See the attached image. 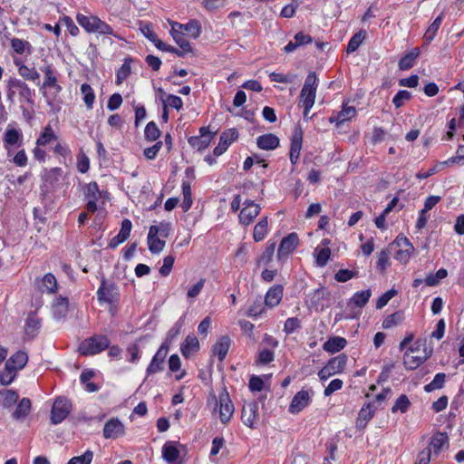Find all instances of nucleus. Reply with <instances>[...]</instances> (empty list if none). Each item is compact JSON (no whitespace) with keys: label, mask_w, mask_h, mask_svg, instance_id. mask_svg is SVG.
Listing matches in <instances>:
<instances>
[{"label":"nucleus","mask_w":464,"mask_h":464,"mask_svg":"<svg viewBox=\"0 0 464 464\" xmlns=\"http://www.w3.org/2000/svg\"><path fill=\"white\" fill-rule=\"evenodd\" d=\"M6 99L11 103L14 102L16 95L20 104L27 103L31 108L34 105L35 91L31 89L28 84L16 77H9L5 84Z\"/></svg>","instance_id":"nucleus-1"},{"label":"nucleus","mask_w":464,"mask_h":464,"mask_svg":"<svg viewBox=\"0 0 464 464\" xmlns=\"http://www.w3.org/2000/svg\"><path fill=\"white\" fill-rule=\"evenodd\" d=\"M110 339L106 335L94 334L84 339L79 345V353L85 356L102 353L110 346Z\"/></svg>","instance_id":"nucleus-2"},{"label":"nucleus","mask_w":464,"mask_h":464,"mask_svg":"<svg viewBox=\"0 0 464 464\" xmlns=\"http://www.w3.org/2000/svg\"><path fill=\"white\" fill-rule=\"evenodd\" d=\"M97 299L100 304L106 303L111 306L115 305L120 299L119 288L114 283H109L103 278L97 290Z\"/></svg>","instance_id":"nucleus-3"},{"label":"nucleus","mask_w":464,"mask_h":464,"mask_svg":"<svg viewBox=\"0 0 464 464\" xmlns=\"http://www.w3.org/2000/svg\"><path fill=\"white\" fill-rule=\"evenodd\" d=\"M72 411V403L65 397L55 399L51 411V422L57 425L63 421Z\"/></svg>","instance_id":"nucleus-4"},{"label":"nucleus","mask_w":464,"mask_h":464,"mask_svg":"<svg viewBox=\"0 0 464 464\" xmlns=\"http://www.w3.org/2000/svg\"><path fill=\"white\" fill-rule=\"evenodd\" d=\"M298 242L299 239L296 233H291L287 237H284L277 250V259L279 261L285 260L288 255L295 249Z\"/></svg>","instance_id":"nucleus-5"},{"label":"nucleus","mask_w":464,"mask_h":464,"mask_svg":"<svg viewBox=\"0 0 464 464\" xmlns=\"http://www.w3.org/2000/svg\"><path fill=\"white\" fill-rule=\"evenodd\" d=\"M258 419V403L256 401L245 403L241 413L243 423L249 428H254Z\"/></svg>","instance_id":"nucleus-6"},{"label":"nucleus","mask_w":464,"mask_h":464,"mask_svg":"<svg viewBox=\"0 0 464 464\" xmlns=\"http://www.w3.org/2000/svg\"><path fill=\"white\" fill-rule=\"evenodd\" d=\"M234 410L228 392L224 390L219 395V418L222 423L227 424L230 420Z\"/></svg>","instance_id":"nucleus-7"},{"label":"nucleus","mask_w":464,"mask_h":464,"mask_svg":"<svg viewBox=\"0 0 464 464\" xmlns=\"http://www.w3.org/2000/svg\"><path fill=\"white\" fill-rule=\"evenodd\" d=\"M214 133L209 131L208 128L201 127L199 136H192L188 139V144L198 150L201 151L208 148L213 139Z\"/></svg>","instance_id":"nucleus-8"},{"label":"nucleus","mask_w":464,"mask_h":464,"mask_svg":"<svg viewBox=\"0 0 464 464\" xmlns=\"http://www.w3.org/2000/svg\"><path fill=\"white\" fill-rule=\"evenodd\" d=\"M124 434V425L119 419H110L103 427V437L105 439L116 440Z\"/></svg>","instance_id":"nucleus-9"},{"label":"nucleus","mask_w":464,"mask_h":464,"mask_svg":"<svg viewBox=\"0 0 464 464\" xmlns=\"http://www.w3.org/2000/svg\"><path fill=\"white\" fill-rule=\"evenodd\" d=\"M244 205L239 214V221L243 225H249L258 216L261 208L253 200H246Z\"/></svg>","instance_id":"nucleus-10"},{"label":"nucleus","mask_w":464,"mask_h":464,"mask_svg":"<svg viewBox=\"0 0 464 464\" xmlns=\"http://www.w3.org/2000/svg\"><path fill=\"white\" fill-rule=\"evenodd\" d=\"M238 132L236 129H229L220 135L219 142L213 150L214 156L218 157L222 155L229 147V145L237 140Z\"/></svg>","instance_id":"nucleus-11"},{"label":"nucleus","mask_w":464,"mask_h":464,"mask_svg":"<svg viewBox=\"0 0 464 464\" xmlns=\"http://www.w3.org/2000/svg\"><path fill=\"white\" fill-rule=\"evenodd\" d=\"M311 402V396L308 391L301 390L298 392L289 405V411L293 414L299 413Z\"/></svg>","instance_id":"nucleus-12"},{"label":"nucleus","mask_w":464,"mask_h":464,"mask_svg":"<svg viewBox=\"0 0 464 464\" xmlns=\"http://www.w3.org/2000/svg\"><path fill=\"white\" fill-rule=\"evenodd\" d=\"M356 116V109L353 106H349L347 103H343L342 110L336 114H333L329 121L330 122H335L337 127H340L344 122L351 121Z\"/></svg>","instance_id":"nucleus-13"},{"label":"nucleus","mask_w":464,"mask_h":464,"mask_svg":"<svg viewBox=\"0 0 464 464\" xmlns=\"http://www.w3.org/2000/svg\"><path fill=\"white\" fill-rule=\"evenodd\" d=\"M38 288L43 293L54 294L58 288L56 277L52 273H47L39 281Z\"/></svg>","instance_id":"nucleus-14"},{"label":"nucleus","mask_w":464,"mask_h":464,"mask_svg":"<svg viewBox=\"0 0 464 464\" xmlns=\"http://www.w3.org/2000/svg\"><path fill=\"white\" fill-rule=\"evenodd\" d=\"M23 140V134L21 130L10 128L9 126L6 128L5 132L4 134L3 141L5 149H9L10 147L15 145H21Z\"/></svg>","instance_id":"nucleus-15"},{"label":"nucleus","mask_w":464,"mask_h":464,"mask_svg":"<svg viewBox=\"0 0 464 464\" xmlns=\"http://www.w3.org/2000/svg\"><path fill=\"white\" fill-rule=\"evenodd\" d=\"M184 357L188 358L199 350V342L194 334H188L180 347Z\"/></svg>","instance_id":"nucleus-16"},{"label":"nucleus","mask_w":464,"mask_h":464,"mask_svg":"<svg viewBox=\"0 0 464 464\" xmlns=\"http://www.w3.org/2000/svg\"><path fill=\"white\" fill-rule=\"evenodd\" d=\"M41 328V319L34 314L31 313L25 322V334L30 339H34L39 333Z\"/></svg>","instance_id":"nucleus-17"},{"label":"nucleus","mask_w":464,"mask_h":464,"mask_svg":"<svg viewBox=\"0 0 464 464\" xmlns=\"http://www.w3.org/2000/svg\"><path fill=\"white\" fill-rule=\"evenodd\" d=\"M172 26L179 27V29L186 32L190 37L197 39L199 37L201 34V25L198 20H190L185 24H179L178 22L173 23Z\"/></svg>","instance_id":"nucleus-18"},{"label":"nucleus","mask_w":464,"mask_h":464,"mask_svg":"<svg viewBox=\"0 0 464 464\" xmlns=\"http://www.w3.org/2000/svg\"><path fill=\"white\" fill-rule=\"evenodd\" d=\"M283 297V286L276 285L269 288L266 296L265 304L269 307L276 306L282 300Z\"/></svg>","instance_id":"nucleus-19"},{"label":"nucleus","mask_w":464,"mask_h":464,"mask_svg":"<svg viewBox=\"0 0 464 464\" xmlns=\"http://www.w3.org/2000/svg\"><path fill=\"white\" fill-rule=\"evenodd\" d=\"M348 357L344 353H341L328 361L326 363L327 369L332 372V373L337 374L341 373L344 371L345 366L347 364Z\"/></svg>","instance_id":"nucleus-20"},{"label":"nucleus","mask_w":464,"mask_h":464,"mask_svg":"<svg viewBox=\"0 0 464 464\" xmlns=\"http://www.w3.org/2000/svg\"><path fill=\"white\" fill-rule=\"evenodd\" d=\"M256 144L261 150H275L279 146V139L272 133L264 134L257 138Z\"/></svg>","instance_id":"nucleus-21"},{"label":"nucleus","mask_w":464,"mask_h":464,"mask_svg":"<svg viewBox=\"0 0 464 464\" xmlns=\"http://www.w3.org/2000/svg\"><path fill=\"white\" fill-rule=\"evenodd\" d=\"M374 415V409L371 403L363 406L358 414L356 420V428L359 430L364 429L369 420L372 419Z\"/></svg>","instance_id":"nucleus-22"},{"label":"nucleus","mask_w":464,"mask_h":464,"mask_svg":"<svg viewBox=\"0 0 464 464\" xmlns=\"http://www.w3.org/2000/svg\"><path fill=\"white\" fill-rule=\"evenodd\" d=\"M347 344V341L343 337L334 336L329 338L324 344L323 349L325 352L334 353L343 350Z\"/></svg>","instance_id":"nucleus-23"},{"label":"nucleus","mask_w":464,"mask_h":464,"mask_svg":"<svg viewBox=\"0 0 464 464\" xmlns=\"http://www.w3.org/2000/svg\"><path fill=\"white\" fill-rule=\"evenodd\" d=\"M69 306V300L67 297L59 296L53 303V314L56 319L63 318Z\"/></svg>","instance_id":"nucleus-24"},{"label":"nucleus","mask_w":464,"mask_h":464,"mask_svg":"<svg viewBox=\"0 0 464 464\" xmlns=\"http://www.w3.org/2000/svg\"><path fill=\"white\" fill-rule=\"evenodd\" d=\"M230 339L228 336H222L213 346V353L218 355V360L222 362L228 353L230 347Z\"/></svg>","instance_id":"nucleus-25"},{"label":"nucleus","mask_w":464,"mask_h":464,"mask_svg":"<svg viewBox=\"0 0 464 464\" xmlns=\"http://www.w3.org/2000/svg\"><path fill=\"white\" fill-rule=\"evenodd\" d=\"M28 362V355L25 352L18 351L13 354L7 361L6 364L14 368L15 371L22 370Z\"/></svg>","instance_id":"nucleus-26"},{"label":"nucleus","mask_w":464,"mask_h":464,"mask_svg":"<svg viewBox=\"0 0 464 464\" xmlns=\"http://www.w3.org/2000/svg\"><path fill=\"white\" fill-rule=\"evenodd\" d=\"M449 444V438L445 432H438L433 435L430 441V450H433L434 455H439L444 446Z\"/></svg>","instance_id":"nucleus-27"},{"label":"nucleus","mask_w":464,"mask_h":464,"mask_svg":"<svg viewBox=\"0 0 464 464\" xmlns=\"http://www.w3.org/2000/svg\"><path fill=\"white\" fill-rule=\"evenodd\" d=\"M430 354L431 352H430L425 356H414L410 354L409 352H405L403 356V363L407 369L414 370L422 364L430 356Z\"/></svg>","instance_id":"nucleus-28"},{"label":"nucleus","mask_w":464,"mask_h":464,"mask_svg":"<svg viewBox=\"0 0 464 464\" xmlns=\"http://www.w3.org/2000/svg\"><path fill=\"white\" fill-rule=\"evenodd\" d=\"M133 59L130 56L126 57L123 61V64L116 72V84L121 85L131 73V63Z\"/></svg>","instance_id":"nucleus-29"},{"label":"nucleus","mask_w":464,"mask_h":464,"mask_svg":"<svg viewBox=\"0 0 464 464\" xmlns=\"http://www.w3.org/2000/svg\"><path fill=\"white\" fill-rule=\"evenodd\" d=\"M162 456L169 463L176 461L179 458V450L173 441L166 442L162 447Z\"/></svg>","instance_id":"nucleus-30"},{"label":"nucleus","mask_w":464,"mask_h":464,"mask_svg":"<svg viewBox=\"0 0 464 464\" xmlns=\"http://www.w3.org/2000/svg\"><path fill=\"white\" fill-rule=\"evenodd\" d=\"M420 55L418 48H413L405 53L399 61V68L402 71L409 70L414 65V61Z\"/></svg>","instance_id":"nucleus-31"},{"label":"nucleus","mask_w":464,"mask_h":464,"mask_svg":"<svg viewBox=\"0 0 464 464\" xmlns=\"http://www.w3.org/2000/svg\"><path fill=\"white\" fill-rule=\"evenodd\" d=\"M372 292L370 289L356 292L349 300L348 305H355L359 308H362L370 300Z\"/></svg>","instance_id":"nucleus-32"},{"label":"nucleus","mask_w":464,"mask_h":464,"mask_svg":"<svg viewBox=\"0 0 464 464\" xmlns=\"http://www.w3.org/2000/svg\"><path fill=\"white\" fill-rule=\"evenodd\" d=\"M165 240L161 239L157 234L151 235L150 230L148 234V246L152 254H159L165 247Z\"/></svg>","instance_id":"nucleus-33"},{"label":"nucleus","mask_w":464,"mask_h":464,"mask_svg":"<svg viewBox=\"0 0 464 464\" xmlns=\"http://www.w3.org/2000/svg\"><path fill=\"white\" fill-rule=\"evenodd\" d=\"M171 34L175 43L181 48L180 51L183 52V54L193 52L190 43L185 39L182 32L176 30L175 26H171Z\"/></svg>","instance_id":"nucleus-34"},{"label":"nucleus","mask_w":464,"mask_h":464,"mask_svg":"<svg viewBox=\"0 0 464 464\" xmlns=\"http://www.w3.org/2000/svg\"><path fill=\"white\" fill-rule=\"evenodd\" d=\"M58 138L55 135L51 125H46L44 128L43 132L40 134L39 138L36 140V145L38 147H44L51 143L53 140H56Z\"/></svg>","instance_id":"nucleus-35"},{"label":"nucleus","mask_w":464,"mask_h":464,"mask_svg":"<svg viewBox=\"0 0 464 464\" xmlns=\"http://www.w3.org/2000/svg\"><path fill=\"white\" fill-rule=\"evenodd\" d=\"M98 17L95 15H85L78 14L76 15L77 23L88 33H94V27Z\"/></svg>","instance_id":"nucleus-36"},{"label":"nucleus","mask_w":464,"mask_h":464,"mask_svg":"<svg viewBox=\"0 0 464 464\" xmlns=\"http://www.w3.org/2000/svg\"><path fill=\"white\" fill-rule=\"evenodd\" d=\"M443 18H444V14L441 13L427 29V31L424 34V41L426 42L427 44H430L433 41V39L435 38L437 32L441 25Z\"/></svg>","instance_id":"nucleus-37"},{"label":"nucleus","mask_w":464,"mask_h":464,"mask_svg":"<svg viewBox=\"0 0 464 464\" xmlns=\"http://www.w3.org/2000/svg\"><path fill=\"white\" fill-rule=\"evenodd\" d=\"M267 218H262L255 226L253 231V238L256 242L262 241L267 234Z\"/></svg>","instance_id":"nucleus-38"},{"label":"nucleus","mask_w":464,"mask_h":464,"mask_svg":"<svg viewBox=\"0 0 464 464\" xmlns=\"http://www.w3.org/2000/svg\"><path fill=\"white\" fill-rule=\"evenodd\" d=\"M11 47L18 54H23L24 53H26L27 54H31L32 53L31 44L28 41L23 39H11Z\"/></svg>","instance_id":"nucleus-39"},{"label":"nucleus","mask_w":464,"mask_h":464,"mask_svg":"<svg viewBox=\"0 0 464 464\" xmlns=\"http://www.w3.org/2000/svg\"><path fill=\"white\" fill-rule=\"evenodd\" d=\"M303 142V130L295 128L291 139L290 154L300 155Z\"/></svg>","instance_id":"nucleus-40"},{"label":"nucleus","mask_w":464,"mask_h":464,"mask_svg":"<svg viewBox=\"0 0 464 464\" xmlns=\"http://www.w3.org/2000/svg\"><path fill=\"white\" fill-rule=\"evenodd\" d=\"M30 409L31 401L28 398H23L14 411L13 418L15 420H20L26 417L30 411Z\"/></svg>","instance_id":"nucleus-41"},{"label":"nucleus","mask_w":464,"mask_h":464,"mask_svg":"<svg viewBox=\"0 0 464 464\" xmlns=\"http://www.w3.org/2000/svg\"><path fill=\"white\" fill-rule=\"evenodd\" d=\"M446 381V374L443 372L437 373L433 380L424 386L426 392H431L435 390L442 389Z\"/></svg>","instance_id":"nucleus-42"},{"label":"nucleus","mask_w":464,"mask_h":464,"mask_svg":"<svg viewBox=\"0 0 464 464\" xmlns=\"http://www.w3.org/2000/svg\"><path fill=\"white\" fill-rule=\"evenodd\" d=\"M81 92L83 95L84 104L88 109H92L95 101V94L92 86L88 83H82L81 85Z\"/></svg>","instance_id":"nucleus-43"},{"label":"nucleus","mask_w":464,"mask_h":464,"mask_svg":"<svg viewBox=\"0 0 464 464\" xmlns=\"http://www.w3.org/2000/svg\"><path fill=\"white\" fill-rule=\"evenodd\" d=\"M316 91L303 89L301 90L300 98L304 108L311 110L314 104Z\"/></svg>","instance_id":"nucleus-44"},{"label":"nucleus","mask_w":464,"mask_h":464,"mask_svg":"<svg viewBox=\"0 0 464 464\" xmlns=\"http://www.w3.org/2000/svg\"><path fill=\"white\" fill-rule=\"evenodd\" d=\"M404 319L403 313L401 311L395 312L387 316L382 322V327L384 329H390L399 325Z\"/></svg>","instance_id":"nucleus-45"},{"label":"nucleus","mask_w":464,"mask_h":464,"mask_svg":"<svg viewBox=\"0 0 464 464\" xmlns=\"http://www.w3.org/2000/svg\"><path fill=\"white\" fill-rule=\"evenodd\" d=\"M448 276L445 268L439 269L436 274H430L425 278V284L429 286H436L440 284V281Z\"/></svg>","instance_id":"nucleus-46"},{"label":"nucleus","mask_w":464,"mask_h":464,"mask_svg":"<svg viewBox=\"0 0 464 464\" xmlns=\"http://www.w3.org/2000/svg\"><path fill=\"white\" fill-rule=\"evenodd\" d=\"M17 371L5 363V369L0 372V383L9 385L15 378Z\"/></svg>","instance_id":"nucleus-47"},{"label":"nucleus","mask_w":464,"mask_h":464,"mask_svg":"<svg viewBox=\"0 0 464 464\" xmlns=\"http://www.w3.org/2000/svg\"><path fill=\"white\" fill-rule=\"evenodd\" d=\"M275 250H276V243L275 242L268 243L266 249L264 250V252L262 253V255L259 256V258L257 260L258 265H264V266L268 265L273 259Z\"/></svg>","instance_id":"nucleus-48"},{"label":"nucleus","mask_w":464,"mask_h":464,"mask_svg":"<svg viewBox=\"0 0 464 464\" xmlns=\"http://www.w3.org/2000/svg\"><path fill=\"white\" fill-rule=\"evenodd\" d=\"M19 75L26 81L35 82L39 79L40 74L35 70V68H29L27 65L24 64L23 66H20L18 70Z\"/></svg>","instance_id":"nucleus-49"},{"label":"nucleus","mask_w":464,"mask_h":464,"mask_svg":"<svg viewBox=\"0 0 464 464\" xmlns=\"http://www.w3.org/2000/svg\"><path fill=\"white\" fill-rule=\"evenodd\" d=\"M410 405L411 401L409 398L405 394H401L399 396V398L396 400L395 403L392 407V411L393 413L397 411L404 413L408 411Z\"/></svg>","instance_id":"nucleus-50"},{"label":"nucleus","mask_w":464,"mask_h":464,"mask_svg":"<svg viewBox=\"0 0 464 464\" xmlns=\"http://www.w3.org/2000/svg\"><path fill=\"white\" fill-rule=\"evenodd\" d=\"M0 396L3 397V406L9 408L14 405L19 399V395L13 390H5L0 392Z\"/></svg>","instance_id":"nucleus-51"},{"label":"nucleus","mask_w":464,"mask_h":464,"mask_svg":"<svg viewBox=\"0 0 464 464\" xmlns=\"http://www.w3.org/2000/svg\"><path fill=\"white\" fill-rule=\"evenodd\" d=\"M151 235L157 234L162 238H166L169 236L170 224L167 222H161L159 225H153L150 227Z\"/></svg>","instance_id":"nucleus-52"},{"label":"nucleus","mask_w":464,"mask_h":464,"mask_svg":"<svg viewBox=\"0 0 464 464\" xmlns=\"http://www.w3.org/2000/svg\"><path fill=\"white\" fill-rule=\"evenodd\" d=\"M42 72L44 73V80L43 82V88L51 87L52 85H55L57 82V78L54 75L53 70L51 65H46L43 67Z\"/></svg>","instance_id":"nucleus-53"},{"label":"nucleus","mask_w":464,"mask_h":464,"mask_svg":"<svg viewBox=\"0 0 464 464\" xmlns=\"http://www.w3.org/2000/svg\"><path fill=\"white\" fill-rule=\"evenodd\" d=\"M365 37V33L362 31H360L359 33L355 34L349 41L346 52L348 53L355 52L358 47L362 43L363 39Z\"/></svg>","instance_id":"nucleus-54"},{"label":"nucleus","mask_w":464,"mask_h":464,"mask_svg":"<svg viewBox=\"0 0 464 464\" xmlns=\"http://www.w3.org/2000/svg\"><path fill=\"white\" fill-rule=\"evenodd\" d=\"M144 135L149 141H154L160 137V131L154 121H150L146 125Z\"/></svg>","instance_id":"nucleus-55"},{"label":"nucleus","mask_w":464,"mask_h":464,"mask_svg":"<svg viewBox=\"0 0 464 464\" xmlns=\"http://www.w3.org/2000/svg\"><path fill=\"white\" fill-rule=\"evenodd\" d=\"M84 196L88 199H100L101 191L96 182H90L84 188Z\"/></svg>","instance_id":"nucleus-56"},{"label":"nucleus","mask_w":464,"mask_h":464,"mask_svg":"<svg viewBox=\"0 0 464 464\" xmlns=\"http://www.w3.org/2000/svg\"><path fill=\"white\" fill-rule=\"evenodd\" d=\"M185 316H181L179 321L169 330L166 341L164 343H171L173 339H175L181 331V328L184 324Z\"/></svg>","instance_id":"nucleus-57"},{"label":"nucleus","mask_w":464,"mask_h":464,"mask_svg":"<svg viewBox=\"0 0 464 464\" xmlns=\"http://www.w3.org/2000/svg\"><path fill=\"white\" fill-rule=\"evenodd\" d=\"M315 252H316V264L321 267L326 266V264L330 258L331 250L328 247H323L320 249L316 248Z\"/></svg>","instance_id":"nucleus-58"},{"label":"nucleus","mask_w":464,"mask_h":464,"mask_svg":"<svg viewBox=\"0 0 464 464\" xmlns=\"http://www.w3.org/2000/svg\"><path fill=\"white\" fill-rule=\"evenodd\" d=\"M295 77L296 76L293 73L283 74L273 72L269 74V78L272 82L283 83H291L295 80Z\"/></svg>","instance_id":"nucleus-59"},{"label":"nucleus","mask_w":464,"mask_h":464,"mask_svg":"<svg viewBox=\"0 0 464 464\" xmlns=\"http://www.w3.org/2000/svg\"><path fill=\"white\" fill-rule=\"evenodd\" d=\"M93 458L92 450H86L82 455L72 458L68 464H90Z\"/></svg>","instance_id":"nucleus-60"},{"label":"nucleus","mask_w":464,"mask_h":464,"mask_svg":"<svg viewBox=\"0 0 464 464\" xmlns=\"http://www.w3.org/2000/svg\"><path fill=\"white\" fill-rule=\"evenodd\" d=\"M411 98V94L410 92L406 90L399 91L396 95L392 99V103L396 108L401 107L405 102L409 101Z\"/></svg>","instance_id":"nucleus-61"},{"label":"nucleus","mask_w":464,"mask_h":464,"mask_svg":"<svg viewBox=\"0 0 464 464\" xmlns=\"http://www.w3.org/2000/svg\"><path fill=\"white\" fill-rule=\"evenodd\" d=\"M328 295V292L325 288H318L314 290L310 295V301L313 306L317 307L320 300L324 299Z\"/></svg>","instance_id":"nucleus-62"},{"label":"nucleus","mask_w":464,"mask_h":464,"mask_svg":"<svg viewBox=\"0 0 464 464\" xmlns=\"http://www.w3.org/2000/svg\"><path fill=\"white\" fill-rule=\"evenodd\" d=\"M95 23H96V25L94 27V33H97L100 34L115 35L112 27L111 25H109L108 24H106L105 22L102 21L99 17Z\"/></svg>","instance_id":"nucleus-63"},{"label":"nucleus","mask_w":464,"mask_h":464,"mask_svg":"<svg viewBox=\"0 0 464 464\" xmlns=\"http://www.w3.org/2000/svg\"><path fill=\"white\" fill-rule=\"evenodd\" d=\"M301 327V324L298 318L296 317H290L287 318L285 322L284 325V331L287 334H291L295 333L296 330H298Z\"/></svg>","instance_id":"nucleus-64"}]
</instances>
